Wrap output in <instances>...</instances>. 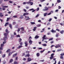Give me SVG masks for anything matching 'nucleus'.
Returning <instances> with one entry per match:
<instances>
[{
    "label": "nucleus",
    "instance_id": "nucleus-1",
    "mask_svg": "<svg viewBox=\"0 0 64 64\" xmlns=\"http://www.w3.org/2000/svg\"><path fill=\"white\" fill-rule=\"evenodd\" d=\"M48 9L49 8H47V7L45 6L44 7V9H43V10L44 11H48Z\"/></svg>",
    "mask_w": 64,
    "mask_h": 64
},
{
    "label": "nucleus",
    "instance_id": "nucleus-2",
    "mask_svg": "<svg viewBox=\"0 0 64 64\" xmlns=\"http://www.w3.org/2000/svg\"><path fill=\"white\" fill-rule=\"evenodd\" d=\"M46 37V35H44L43 36L42 38V41H44V40H46V38H45Z\"/></svg>",
    "mask_w": 64,
    "mask_h": 64
},
{
    "label": "nucleus",
    "instance_id": "nucleus-3",
    "mask_svg": "<svg viewBox=\"0 0 64 64\" xmlns=\"http://www.w3.org/2000/svg\"><path fill=\"white\" fill-rule=\"evenodd\" d=\"M14 52H9L8 53V56H10V55H11V54H12L13 53H14Z\"/></svg>",
    "mask_w": 64,
    "mask_h": 64
},
{
    "label": "nucleus",
    "instance_id": "nucleus-4",
    "mask_svg": "<svg viewBox=\"0 0 64 64\" xmlns=\"http://www.w3.org/2000/svg\"><path fill=\"white\" fill-rule=\"evenodd\" d=\"M24 44H25V46H26V47H27L28 46V42L27 41L25 42H24Z\"/></svg>",
    "mask_w": 64,
    "mask_h": 64
},
{
    "label": "nucleus",
    "instance_id": "nucleus-5",
    "mask_svg": "<svg viewBox=\"0 0 64 64\" xmlns=\"http://www.w3.org/2000/svg\"><path fill=\"white\" fill-rule=\"evenodd\" d=\"M7 39V36L4 37L3 38V40L4 41H6Z\"/></svg>",
    "mask_w": 64,
    "mask_h": 64
},
{
    "label": "nucleus",
    "instance_id": "nucleus-6",
    "mask_svg": "<svg viewBox=\"0 0 64 64\" xmlns=\"http://www.w3.org/2000/svg\"><path fill=\"white\" fill-rule=\"evenodd\" d=\"M32 60L31 58L29 57L28 58V62H30V61H31Z\"/></svg>",
    "mask_w": 64,
    "mask_h": 64
},
{
    "label": "nucleus",
    "instance_id": "nucleus-7",
    "mask_svg": "<svg viewBox=\"0 0 64 64\" xmlns=\"http://www.w3.org/2000/svg\"><path fill=\"white\" fill-rule=\"evenodd\" d=\"M30 56V54H29V53H28V54H26L25 56V57H29Z\"/></svg>",
    "mask_w": 64,
    "mask_h": 64
},
{
    "label": "nucleus",
    "instance_id": "nucleus-8",
    "mask_svg": "<svg viewBox=\"0 0 64 64\" xmlns=\"http://www.w3.org/2000/svg\"><path fill=\"white\" fill-rule=\"evenodd\" d=\"M31 4V5H33V3L32 2H31L30 1L28 2V4Z\"/></svg>",
    "mask_w": 64,
    "mask_h": 64
},
{
    "label": "nucleus",
    "instance_id": "nucleus-9",
    "mask_svg": "<svg viewBox=\"0 0 64 64\" xmlns=\"http://www.w3.org/2000/svg\"><path fill=\"white\" fill-rule=\"evenodd\" d=\"M28 14H29V13H28L26 12V13H24V14L23 16H24L26 15H28Z\"/></svg>",
    "mask_w": 64,
    "mask_h": 64
},
{
    "label": "nucleus",
    "instance_id": "nucleus-10",
    "mask_svg": "<svg viewBox=\"0 0 64 64\" xmlns=\"http://www.w3.org/2000/svg\"><path fill=\"white\" fill-rule=\"evenodd\" d=\"M5 32L6 33H7V34H8V33H9L10 32H9V31L8 30V29H6L5 30Z\"/></svg>",
    "mask_w": 64,
    "mask_h": 64
},
{
    "label": "nucleus",
    "instance_id": "nucleus-11",
    "mask_svg": "<svg viewBox=\"0 0 64 64\" xmlns=\"http://www.w3.org/2000/svg\"><path fill=\"white\" fill-rule=\"evenodd\" d=\"M2 14V13L1 12L0 13V17L1 18H2V17H3V16H4L3 14Z\"/></svg>",
    "mask_w": 64,
    "mask_h": 64
},
{
    "label": "nucleus",
    "instance_id": "nucleus-12",
    "mask_svg": "<svg viewBox=\"0 0 64 64\" xmlns=\"http://www.w3.org/2000/svg\"><path fill=\"white\" fill-rule=\"evenodd\" d=\"M17 55V53H16L14 54L12 56L13 57H16V56Z\"/></svg>",
    "mask_w": 64,
    "mask_h": 64
},
{
    "label": "nucleus",
    "instance_id": "nucleus-13",
    "mask_svg": "<svg viewBox=\"0 0 64 64\" xmlns=\"http://www.w3.org/2000/svg\"><path fill=\"white\" fill-rule=\"evenodd\" d=\"M29 43L30 44V45H31V44H32V42H33L31 40H30L29 41Z\"/></svg>",
    "mask_w": 64,
    "mask_h": 64
},
{
    "label": "nucleus",
    "instance_id": "nucleus-14",
    "mask_svg": "<svg viewBox=\"0 0 64 64\" xmlns=\"http://www.w3.org/2000/svg\"><path fill=\"white\" fill-rule=\"evenodd\" d=\"M4 44H2L1 45V47L0 48H3V47L4 46Z\"/></svg>",
    "mask_w": 64,
    "mask_h": 64
},
{
    "label": "nucleus",
    "instance_id": "nucleus-15",
    "mask_svg": "<svg viewBox=\"0 0 64 64\" xmlns=\"http://www.w3.org/2000/svg\"><path fill=\"white\" fill-rule=\"evenodd\" d=\"M21 30L22 31H24V28L22 27L20 28Z\"/></svg>",
    "mask_w": 64,
    "mask_h": 64
},
{
    "label": "nucleus",
    "instance_id": "nucleus-16",
    "mask_svg": "<svg viewBox=\"0 0 64 64\" xmlns=\"http://www.w3.org/2000/svg\"><path fill=\"white\" fill-rule=\"evenodd\" d=\"M2 8H8V6H2Z\"/></svg>",
    "mask_w": 64,
    "mask_h": 64
},
{
    "label": "nucleus",
    "instance_id": "nucleus-17",
    "mask_svg": "<svg viewBox=\"0 0 64 64\" xmlns=\"http://www.w3.org/2000/svg\"><path fill=\"white\" fill-rule=\"evenodd\" d=\"M61 47V46L59 44L56 45V48H57L58 47Z\"/></svg>",
    "mask_w": 64,
    "mask_h": 64
},
{
    "label": "nucleus",
    "instance_id": "nucleus-18",
    "mask_svg": "<svg viewBox=\"0 0 64 64\" xmlns=\"http://www.w3.org/2000/svg\"><path fill=\"white\" fill-rule=\"evenodd\" d=\"M21 16L20 17V18H19L20 19H23V17L24 16Z\"/></svg>",
    "mask_w": 64,
    "mask_h": 64
},
{
    "label": "nucleus",
    "instance_id": "nucleus-19",
    "mask_svg": "<svg viewBox=\"0 0 64 64\" xmlns=\"http://www.w3.org/2000/svg\"><path fill=\"white\" fill-rule=\"evenodd\" d=\"M9 26L10 27L11 29H12V25L11 24H9Z\"/></svg>",
    "mask_w": 64,
    "mask_h": 64
},
{
    "label": "nucleus",
    "instance_id": "nucleus-20",
    "mask_svg": "<svg viewBox=\"0 0 64 64\" xmlns=\"http://www.w3.org/2000/svg\"><path fill=\"white\" fill-rule=\"evenodd\" d=\"M37 57H39L40 56V54L39 53H38L36 54Z\"/></svg>",
    "mask_w": 64,
    "mask_h": 64
},
{
    "label": "nucleus",
    "instance_id": "nucleus-21",
    "mask_svg": "<svg viewBox=\"0 0 64 64\" xmlns=\"http://www.w3.org/2000/svg\"><path fill=\"white\" fill-rule=\"evenodd\" d=\"M51 32H54V33H55V32H56V31L54 30L53 29H52V30Z\"/></svg>",
    "mask_w": 64,
    "mask_h": 64
},
{
    "label": "nucleus",
    "instance_id": "nucleus-22",
    "mask_svg": "<svg viewBox=\"0 0 64 64\" xmlns=\"http://www.w3.org/2000/svg\"><path fill=\"white\" fill-rule=\"evenodd\" d=\"M8 24H9V22H6L4 26H7V25H8Z\"/></svg>",
    "mask_w": 64,
    "mask_h": 64
},
{
    "label": "nucleus",
    "instance_id": "nucleus-23",
    "mask_svg": "<svg viewBox=\"0 0 64 64\" xmlns=\"http://www.w3.org/2000/svg\"><path fill=\"white\" fill-rule=\"evenodd\" d=\"M21 41H22V39L21 38H19L18 40V41L19 42H21Z\"/></svg>",
    "mask_w": 64,
    "mask_h": 64
},
{
    "label": "nucleus",
    "instance_id": "nucleus-24",
    "mask_svg": "<svg viewBox=\"0 0 64 64\" xmlns=\"http://www.w3.org/2000/svg\"><path fill=\"white\" fill-rule=\"evenodd\" d=\"M8 35V34H7V33H5L4 34V36H6H6H7Z\"/></svg>",
    "mask_w": 64,
    "mask_h": 64
},
{
    "label": "nucleus",
    "instance_id": "nucleus-25",
    "mask_svg": "<svg viewBox=\"0 0 64 64\" xmlns=\"http://www.w3.org/2000/svg\"><path fill=\"white\" fill-rule=\"evenodd\" d=\"M28 2H24L23 3V4L24 5H25L26 4H28Z\"/></svg>",
    "mask_w": 64,
    "mask_h": 64
},
{
    "label": "nucleus",
    "instance_id": "nucleus-26",
    "mask_svg": "<svg viewBox=\"0 0 64 64\" xmlns=\"http://www.w3.org/2000/svg\"><path fill=\"white\" fill-rule=\"evenodd\" d=\"M39 36H36L35 37V38L36 39V38H39Z\"/></svg>",
    "mask_w": 64,
    "mask_h": 64
},
{
    "label": "nucleus",
    "instance_id": "nucleus-27",
    "mask_svg": "<svg viewBox=\"0 0 64 64\" xmlns=\"http://www.w3.org/2000/svg\"><path fill=\"white\" fill-rule=\"evenodd\" d=\"M10 51V49H9L8 50L6 51V52L7 53H8V52H9Z\"/></svg>",
    "mask_w": 64,
    "mask_h": 64
},
{
    "label": "nucleus",
    "instance_id": "nucleus-28",
    "mask_svg": "<svg viewBox=\"0 0 64 64\" xmlns=\"http://www.w3.org/2000/svg\"><path fill=\"white\" fill-rule=\"evenodd\" d=\"M13 60L12 59H11L10 61V63H12V62H13Z\"/></svg>",
    "mask_w": 64,
    "mask_h": 64
},
{
    "label": "nucleus",
    "instance_id": "nucleus-29",
    "mask_svg": "<svg viewBox=\"0 0 64 64\" xmlns=\"http://www.w3.org/2000/svg\"><path fill=\"white\" fill-rule=\"evenodd\" d=\"M60 55L62 56H63L64 55V53H62L60 54Z\"/></svg>",
    "mask_w": 64,
    "mask_h": 64
},
{
    "label": "nucleus",
    "instance_id": "nucleus-30",
    "mask_svg": "<svg viewBox=\"0 0 64 64\" xmlns=\"http://www.w3.org/2000/svg\"><path fill=\"white\" fill-rule=\"evenodd\" d=\"M14 64H18V63L17 62L15 61L14 62Z\"/></svg>",
    "mask_w": 64,
    "mask_h": 64
},
{
    "label": "nucleus",
    "instance_id": "nucleus-31",
    "mask_svg": "<svg viewBox=\"0 0 64 64\" xmlns=\"http://www.w3.org/2000/svg\"><path fill=\"white\" fill-rule=\"evenodd\" d=\"M47 13H44V16H45L47 15Z\"/></svg>",
    "mask_w": 64,
    "mask_h": 64
},
{
    "label": "nucleus",
    "instance_id": "nucleus-32",
    "mask_svg": "<svg viewBox=\"0 0 64 64\" xmlns=\"http://www.w3.org/2000/svg\"><path fill=\"white\" fill-rule=\"evenodd\" d=\"M64 32V30H62V31H61V32H60V33H61V34H63V32Z\"/></svg>",
    "mask_w": 64,
    "mask_h": 64
},
{
    "label": "nucleus",
    "instance_id": "nucleus-33",
    "mask_svg": "<svg viewBox=\"0 0 64 64\" xmlns=\"http://www.w3.org/2000/svg\"><path fill=\"white\" fill-rule=\"evenodd\" d=\"M53 38H50L49 39V41H51V40H53Z\"/></svg>",
    "mask_w": 64,
    "mask_h": 64
},
{
    "label": "nucleus",
    "instance_id": "nucleus-34",
    "mask_svg": "<svg viewBox=\"0 0 64 64\" xmlns=\"http://www.w3.org/2000/svg\"><path fill=\"white\" fill-rule=\"evenodd\" d=\"M31 23L32 24V25H34V24H35V23L34 22H31Z\"/></svg>",
    "mask_w": 64,
    "mask_h": 64
},
{
    "label": "nucleus",
    "instance_id": "nucleus-35",
    "mask_svg": "<svg viewBox=\"0 0 64 64\" xmlns=\"http://www.w3.org/2000/svg\"><path fill=\"white\" fill-rule=\"evenodd\" d=\"M10 19V18H7V20H6L7 22H8V21H9V20Z\"/></svg>",
    "mask_w": 64,
    "mask_h": 64
},
{
    "label": "nucleus",
    "instance_id": "nucleus-36",
    "mask_svg": "<svg viewBox=\"0 0 64 64\" xmlns=\"http://www.w3.org/2000/svg\"><path fill=\"white\" fill-rule=\"evenodd\" d=\"M64 58L63 56H60V59H63Z\"/></svg>",
    "mask_w": 64,
    "mask_h": 64
},
{
    "label": "nucleus",
    "instance_id": "nucleus-37",
    "mask_svg": "<svg viewBox=\"0 0 64 64\" xmlns=\"http://www.w3.org/2000/svg\"><path fill=\"white\" fill-rule=\"evenodd\" d=\"M60 25H61V26H63L64 25V23H60Z\"/></svg>",
    "mask_w": 64,
    "mask_h": 64
},
{
    "label": "nucleus",
    "instance_id": "nucleus-38",
    "mask_svg": "<svg viewBox=\"0 0 64 64\" xmlns=\"http://www.w3.org/2000/svg\"><path fill=\"white\" fill-rule=\"evenodd\" d=\"M57 2L58 3H60L61 1H60V0H57Z\"/></svg>",
    "mask_w": 64,
    "mask_h": 64
},
{
    "label": "nucleus",
    "instance_id": "nucleus-39",
    "mask_svg": "<svg viewBox=\"0 0 64 64\" xmlns=\"http://www.w3.org/2000/svg\"><path fill=\"white\" fill-rule=\"evenodd\" d=\"M20 31V28H19L18 29L17 31L18 32H19Z\"/></svg>",
    "mask_w": 64,
    "mask_h": 64
},
{
    "label": "nucleus",
    "instance_id": "nucleus-40",
    "mask_svg": "<svg viewBox=\"0 0 64 64\" xmlns=\"http://www.w3.org/2000/svg\"><path fill=\"white\" fill-rule=\"evenodd\" d=\"M54 55V54H51L50 55V56L52 57H54L53 56Z\"/></svg>",
    "mask_w": 64,
    "mask_h": 64
},
{
    "label": "nucleus",
    "instance_id": "nucleus-41",
    "mask_svg": "<svg viewBox=\"0 0 64 64\" xmlns=\"http://www.w3.org/2000/svg\"><path fill=\"white\" fill-rule=\"evenodd\" d=\"M53 57H54L53 56H51L50 57V60L52 59L53 58Z\"/></svg>",
    "mask_w": 64,
    "mask_h": 64
},
{
    "label": "nucleus",
    "instance_id": "nucleus-42",
    "mask_svg": "<svg viewBox=\"0 0 64 64\" xmlns=\"http://www.w3.org/2000/svg\"><path fill=\"white\" fill-rule=\"evenodd\" d=\"M45 50L44 49L43 50L40 51V53H42V52H44V51H45Z\"/></svg>",
    "mask_w": 64,
    "mask_h": 64
},
{
    "label": "nucleus",
    "instance_id": "nucleus-43",
    "mask_svg": "<svg viewBox=\"0 0 64 64\" xmlns=\"http://www.w3.org/2000/svg\"><path fill=\"white\" fill-rule=\"evenodd\" d=\"M6 43V40H4V42H3V44H5Z\"/></svg>",
    "mask_w": 64,
    "mask_h": 64
},
{
    "label": "nucleus",
    "instance_id": "nucleus-44",
    "mask_svg": "<svg viewBox=\"0 0 64 64\" xmlns=\"http://www.w3.org/2000/svg\"><path fill=\"white\" fill-rule=\"evenodd\" d=\"M60 51H63V50H62L61 49H60L58 50H57V51L58 52Z\"/></svg>",
    "mask_w": 64,
    "mask_h": 64
},
{
    "label": "nucleus",
    "instance_id": "nucleus-45",
    "mask_svg": "<svg viewBox=\"0 0 64 64\" xmlns=\"http://www.w3.org/2000/svg\"><path fill=\"white\" fill-rule=\"evenodd\" d=\"M31 19V18H27L26 19V20H30Z\"/></svg>",
    "mask_w": 64,
    "mask_h": 64
},
{
    "label": "nucleus",
    "instance_id": "nucleus-46",
    "mask_svg": "<svg viewBox=\"0 0 64 64\" xmlns=\"http://www.w3.org/2000/svg\"><path fill=\"white\" fill-rule=\"evenodd\" d=\"M6 55L5 54H3L2 56V57L4 58L5 57Z\"/></svg>",
    "mask_w": 64,
    "mask_h": 64
},
{
    "label": "nucleus",
    "instance_id": "nucleus-47",
    "mask_svg": "<svg viewBox=\"0 0 64 64\" xmlns=\"http://www.w3.org/2000/svg\"><path fill=\"white\" fill-rule=\"evenodd\" d=\"M59 36V34H56V37H58Z\"/></svg>",
    "mask_w": 64,
    "mask_h": 64
},
{
    "label": "nucleus",
    "instance_id": "nucleus-48",
    "mask_svg": "<svg viewBox=\"0 0 64 64\" xmlns=\"http://www.w3.org/2000/svg\"><path fill=\"white\" fill-rule=\"evenodd\" d=\"M40 1H41V2H44V1H45V0H40Z\"/></svg>",
    "mask_w": 64,
    "mask_h": 64
},
{
    "label": "nucleus",
    "instance_id": "nucleus-49",
    "mask_svg": "<svg viewBox=\"0 0 64 64\" xmlns=\"http://www.w3.org/2000/svg\"><path fill=\"white\" fill-rule=\"evenodd\" d=\"M16 37H20V35H19V34L17 35H16Z\"/></svg>",
    "mask_w": 64,
    "mask_h": 64
},
{
    "label": "nucleus",
    "instance_id": "nucleus-50",
    "mask_svg": "<svg viewBox=\"0 0 64 64\" xmlns=\"http://www.w3.org/2000/svg\"><path fill=\"white\" fill-rule=\"evenodd\" d=\"M52 20V18H50L48 20V21H49V22H50V21H51Z\"/></svg>",
    "mask_w": 64,
    "mask_h": 64
},
{
    "label": "nucleus",
    "instance_id": "nucleus-51",
    "mask_svg": "<svg viewBox=\"0 0 64 64\" xmlns=\"http://www.w3.org/2000/svg\"><path fill=\"white\" fill-rule=\"evenodd\" d=\"M19 48H21L22 47V46L21 45V46H18Z\"/></svg>",
    "mask_w": 64,
    "mask_h": 64
},
{
    "label": "nucleus",
    "instance_id": "nucleus-52",
    "mask_svg": "<svg viewBox=\"0 0 64 64\" xmlns=\"http://www.w3.org/2000/svg\"><path fill=\"white\" fill-rule=\"evenodd\" d=\"M60 40V38H57L56 39V41H58V40Z\"/></svg>",
    "mask_w": 64,
    "mask_h": 64
},
{
    "label": "nucleus",
    "instance_id": "nucleus-53",
    "mask_svg": "<svg viewBox=\"0 0 64 64\" xmlns=\"http://www.w3.org/2000/svg\"><path fill=\"white\" fill-rule=\"evenodd\" d=\"M42 45L44 46H47V45L46 44H42Z\"/></svg>",
    "mask_w": 64,
    "mask_h": 64
},
{
    "label": "nucleus",
    "instance_id": "nucleus-54",
    "mask_svg": "<svg viewBox=\"0 0 64 64\" xmlns=\"http://www.w3.org/2000/svg\"><path fill=\"white\" fill-rule=\"evenodd\" d=\"M18 59V57L16 56V59H15V60H17Z\"/></svg>",
    "mask_w": 64,
    "mask_h": 64
},
{
    "label": "nucleus",
    "instance_id": "nucleus-55",
    "mask_svg": "<svg viewBox=\"0 0 64 64\" xmlns=\"http://www.w3.org/2000/svg\"><path fill=\"white\" fill-rule=\"evenodd\" d=\"M16 23V22H13V25H15V24Z\"/></svg>",
    "mask_w": 64,
    "mask_h": 64
},
{
    "label": "nucleus",
    "instance_id": "nucleus-56",
    "mask_svg": "<svg viewBox=\"0 0 64 64\" xmlns=\"http://www.w3.org/2000/svg\"><path fill=\"white\" fill-rule=\"evenodd\" d=\"M3 64H5L6 63V62L5 61H4L3 62Z\"/></svg>",
    "mask_w": 64,
    "mask_h": 64
},
{
    "label": "nucleus",
    "instance_id": "nucleus-57",
    "mask_svg": "<svg viewBox=\"0 0 64 64\" xmlns=\"http://www.w3.org/2000/svg\"><path fill=\"white\" fill-rule=\"evenodd\" d=\"M13 17L14 18H17V16H13Z\"/></svg>",
    "mask_w": 64,
    "mask_h": 64
},
{
    "label": "nucleus",
    "instance_id": "nucleus-58",
    "mask_svg": "<svg viewBox=\"0 0 64 64\" xmlns=\"http://www.w3.org/2000/svg\"><path fill=\"white\" fill-rule=\"evenodd\" d=\"M30 11H32L33 10H34V9L33 8H32L31 9H30Z\"/></svg>",
    "mask_w": 64,
    "mask_h": 64
},
{
    "label": "nucleus",
    "instance_id": "nucleus-59",
    "mask_svg": "<svg viewBox=\"0 0 64 64\" xmlns=\"http://www.w3.org/2000/svg\"><path fill=\"white\" fill-rule=\"evenodd\" d=\"M9 3H13V2L11 1H9Z\"/></svg>",
    "mask_w": 64,
    "mask_h": 64
},
{
    "label": "nucleus",
    "instance_id": "nucleus-60",
    "mask_svg": "<svg viewBox=\"0 0 64 64\" xmlns=\"http://www.w3.org/2000/svg\"><path fill=\"white\" fill-rule=\"evenodd\" d=\"M25 17L26 18H29V16H25Z\"/></svg>",
    "mask_w": 64,
    "mask_h": 64
},
{
    "label": "nucleus",
    "instance_id": "nucleus-61",
    "mask_svg": "<svg viewBox=\"0 0 64 64\" xmlns=\"http://www.w3.org/2000/svg\"><path fill=\"white\" fill-rule=\"evenodd\" d=\"M40 26H41V25L40 24H38L37 25V26L38 27H40Z\"/></svg>",
    "mask_w": 64,
    "mask_h": 64
},
{
    "label": "nucleus",
    "instance_id": "nucleus-62",
    "mask_svg": "<svg viewBox=\"0 0 64 64\" xmlns=\"http://www.w3.org/2000/svg\"><path fill=\"white\" fill-rule=\"evenodd\" d=\"M39 16V14H37L36 16V18H37Z\"/></svg>",
    "mask_w": 64,
    "mask_h": 64
},
{
    "label": "nucleus",
    "instance_id": "nucleus-63",
    "mask_svg": "<svg viewBox=\"0 0 64 64\" xmlns=\"http://www.w3.org/2000/svg\"><path fill=\"white\" fill-rule=\"evenodd\" d=\"M23 44L22 43V42H21L20 43V45L21 46V45H23Z\"/></svg>",
    "mask_w": 64,
    "mask_h": 64
},
{
    "label": "nucleus",
    "instance_id": "nucleus-64",
    "mask_svg": "<svg viewBox=\"0 0 64 64\" xmlns=\"http://www.w3.org/2000/svg\"><path fill=\"white\" fill-rule=\"evenodd\" d=\"M23 60H24V61H26V58H23Z\"/></svg>",
    "mask_w": 64,
    "mask_h": 64
}]
</instances>
